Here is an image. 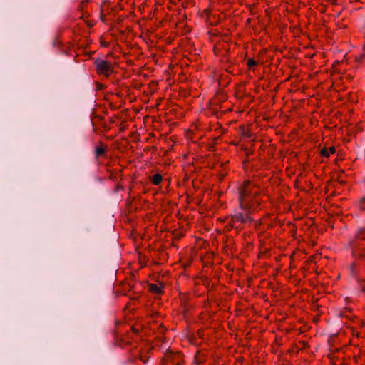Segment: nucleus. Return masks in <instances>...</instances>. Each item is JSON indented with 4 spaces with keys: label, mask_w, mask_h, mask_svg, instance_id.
<instances>
[{
    "label": "nucleus",
    "mask_w": 365,
    "mask_h": 365,
    "mask_svg": "<svg viewBox=\"0 0 365 365\" xmlns=\"http://www.w3.org/2000/svg\"><path fill=\"white\" fill-rule=\"evenodd\" d=\"M356 236L359 239L365 240V230L364 228H361L358 231Z\"/></svg>",
    "instance_id": "6"
},
{
    "label": "nucleus",
    "mask_w": 365,
    "mask_h": 365,
    "mask_svg": "<svg viewBox=\"0 0 365 365\" xmlns=\"http://www.w3.org/2000/svg\"><path fill=\"white\" fill-rule=\"evenodd\" d=\"M150 289L152 292H153L155 293L159 294L161 292L160 288L156 284H150Z\"/></svg>",
    "instance_id": "5"
},
{
    "label": "nucleus",
    "mask_w": 365,
    "mask_h": 365,
    "mask_svg": "<svg viewBox=\"0 0 365 365\" xmlns=\"http://www.w3.org/2000/svg\"><path fill=\"white\" fill-rule=\"evenodd\" d=\"M242 134H243L244 136H245L247 138L250 137V133L248 131H247V130H244Z\"/></svg>",
    "instance_id": "12"
},
{
    "label": "nucleus",
    "mask_w": 365,
    "mask_h": 365,
    "mask_svg": "<svg viewBox=\"0 0 365 365\" xmlns=\"http://www.w3.org/2000/svg\"><path fill=\"white\" fill-rule=\"evenodd\" d=\"M321 154H322V155L327 157V158L329 156V153H328V150L327 148H323L321 150Z\"/></svg>",
    "instance_id": "9"
},
{
    "label": "nucleus",
    "mask_w": 365,
    "mask_h": 365,
    "mask_svg": "<svg viewBox=\"0 0 365 365\" xmlns=\"http://www.w3.org/2000/svg\"><path fill=\"white\" fill-rule=\"evenodd\" d=\"M105 153V150L103 147H97L96 148V156H100L103 155Z\"/></svg>",
    "instance_id": "7"
},
{
    "label": "nucleus",
    "mask_w": 365,
    "mask_h": 365,
    "mask_svg": "<svg viewBox=\"0 0 365 365\" xmlns=\"http://www.w3.org/2000/svg\"><path fill=\"white\" fill-rule=\"evenodd\" d=\"M162 180V176L160 174H155L153 176V178H152V182L154 184V185H158L160 183Z\"/></svg>",
    "instance_id": "4"
},
{
    "label": "nucleus",
    "mask_w": 365,
    "mask_h": 365,
    "mask_svg": "<svg viewBox=\"0 0 365 365\" xmlns=\"http://www.w3.org/2000/svg\"><path fill=\"white\" fill-rule=\"evenodd\" d=\"M257 64L256 61L252 59V58H250L248 59L247 61V65L249 67H253L255 66V65Z\"/></svg>",
    "instance_id": "8"
},
{
    "label": "nucleus",
    "mask_w": 365,
    "mask_h": 365,
    "mask_svg": "<svg viewBox=\"0 0 365 365\" xmlns=\"http://www.w3.org/2000/svg\"><path fill=\"white\" fill-rule=\"evenodd\" d=\"M248 221H250V217L247 215H245L242 212H238L233 215L232 217V222L233 224L237 222L241 223H246Z\"/></svg>",
    "instance_id": "3"
},
{
    "label": "nucleus",
    "mask_w": 365,
    "mask_h": 365,
    "mask_svg": "<svg viewBox=\"0 0 365 365\" xmlns=\"http://www.w3.org/2000/svg\"><path fill=\"white\" fill-rule=\"evenodd\" d=\"M251 196V192L247 185H245L240 190V202L242 209H247L248 207L247 198Z\"/></svg>",
    "instance_id": "2"
},
{
    "label": "nucleus",
    "mask_w": 365,
    "mask_h": 365,
    "mask_svg": "<svg viewBox=\"0 0 365 365\" xmlns=\"http://www.w3.org/2000/svg\"><path fill=\"white\" fill-rule=\"evenodd\" d=\"M327 150H328V153H329V155H330L331 153H334L335 152V148H334V147H333V146H332V147L329 148V149H327Z\"/></svg>",
    "instance_id": "11"
},
{
    "label": "nucleus",
    "mask_w": 365,
    "mask_h": 365,
    "mask_svg": "<svg viewBox=\"0 0 365 365\" xmlns=\"http://www.w3.org/2000/svg\"><path fill=\"white\" fill-rule=\"evenodd\" d=\"M95 66L99 74L108 76L111 72H113L110 63L106 61L97 59L95 61Z\"/></svg>",
    "instance_id": "1"
},
{
    "label": "nucleus",
    "mask_w": 365,
    "mask_h": 365,
    "mask_svg": "<svg viewBox=\"0 0 365 365\" xmlns=\"http://www.w3.org/2000/svg\"><path fill=\"white\" fill-rule=\"evenodd\" d=\"M139 358H140V360H141L144 364H147V363H148V359H149V357H148H148H146V358H145V357H143V356H139Z\"/></svg>",
    "instance_id": "10"
}]
</instances>
